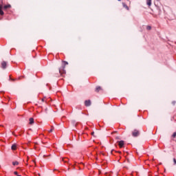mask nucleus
Returning a JSON list of instances; mask_svg holds the SVG:
<instances>
[{
    "label": "nucleus",
    "instance_id": "obj_7",
    "mask_svg": "<svg viewBox=\"0 0 176 176\" xmlns=\"http://www.w3.org/2000/svg\"><path fill=\"white\" fill-rule=\"evenodd\" d=\"M100 90H102V88H101V87H97L95 91H96V93H98L99 91H100Z\"/></svg>",
    "mask_w": 176,
    "mask_h": 176
},
{
    "label": "nucleus",
    "instance_id": "obj_1",
    "mask_svg": "<svg viewBox=\"0 0 176 176\" xmlns=\"http://www.w3.org/2000/svg\"><path fill=\"white\" fill-rule=\"evenodd\" d=\"M63 63L64 65L59 69L60 74H65V70H64V68H65V65H68V62L64 60Z\"/></svg>",
    "mask_w": 176,
    "mask_h": 176
},
{
    "label": "nucleus",
    "instance_id": "obj_8",
    "mask_svg": "<svg viewBox=\"0 0 176 176\" xmlns=\"http://www.w3.org/2000/svg\"><path fill=\"white\" fill-rule=\"evenodd\" d=\"M16 148H17V145H16V144H12L11 146V149L12 151H16Z\"/></svg>",
    "mask_w": 176,
    "mask_h": 176
},
{
    "label": "nucleus",
    "instance_id": "obj_10",
    "mask_svg": "<svg viewBox=\"0 0 176 176\" xmlns=\"http://www.w3.org/2000/svg\"><path fill=\"white\" fill-rule=\"evenodd\" d=\"M146 5L151 6L152 5V0H146Z\"/></svg>",
    "mask_w": 176,
    "mask_h": 176
},
{
    "label": "nucleus",
    "instance_id": "obj_2",
    "mask_svg": "<svg viewBox=\"0 0 176 176\" xmlns=\"http://www.w3.org/2000/svg\"><path fill=\"white\" fill-rule=\"evenodd\" d=\"M132 135L133 137H138L140 135V131L135 129L133 131H132Z\"/></svg>",
    "mask_w": 176,
    "mask_h": 176
},
{
    "label": "nucleus",
    "instance_id": "obj_25",
    "mask_svg": "<svg viewBox=\"0 0 176 176\" xmlns=\"http://www.w3.org/2000/svg\"><path fill=\"white\" fill-rule=\"evenodd\" d=\"M38 176H41V174H38Z\"/></svg>",
    "mask_w": 176,
    "mask_h": 176
},
{
    "label": "nucleus",
    "instance_id": "obj_17",
    "mask_svg": "<svg viewBox=\"0 0 176 176\" xmlns=\"http://www.w3.org/2000/svg\"><path fill=\"white\" fill-rule=\"evenodd\" d=\"M45 101H46V98H43L42 99V102H45Z\"/></svg>",
    "mask_w": 176,
    "mask_h": 176
},
{
    "label": "nucleus",
    "instance_id": "obj_3",
    "mask_svg": "<svg viewBox=\"0 0 176 176\" xmlns=\"http://www.w3.org/2000/svg\"><path fill=\"white\" fill-rule=\"evenodd\" d=\"M7 65H8V63L6 61L1 62V68L3 69H6Z\"/></svg>",
    "mask_w": 176,
    "mask_h": 176
},
{
    "label": "nucleus",
    "instance_id": "obj_27",
    "mask_svg": "<svg viewBox=\"0 0 176 176\" xmlns=\"http://www.w3.org/2000/svg\"><path fill=\"white\" fill-rule=\"evenodd\" d=\"M118 1H121V0H118Z\"/></svg>",
    "mask_w": 176,
    "mask_h": 176
},
{
    "label": "nucleus",
    "instance_id": "obj_4",
    "mask_svg": "<svg viewBox=\"0 0 176 176\" xmlns=\"http://www.w3.org/2000/svg\"><path fill=\"white\" fill-rule=\"evenodd\" d=\"M118 145L120 148H123L124 146V141L121 140L118 142Z\"/></svg>",
    "mask_w": 176,
    "mask_h": 176
},
{
    "label": "nucleus",
    "instance_id": "obj_21",
    "mask_svg": "<svg viewBox=\"0 0 176 176\" xmlns=\"http://www.w3.org/2000/svg\"><path fill=\"white\" fill-rule=\"evenodd\" d=\"M53 131V129H50V131H49V133H52Z\"/></svg>",
    "mask_w": 176,
    "mask_h": 176
},
{
    "label": "nucleus",
    "instance_id": "obj_20",
    "mask_svg": "<svg viewBox=\"0 0 176 176\" xmlns=\"http://www.w3.org/2000/svg\"><path fill=\"white\" fill-rule=\"evenodd\" d=\"M91 135H93L94 137H96V135H94V132H91Z\"/></svg>",
    "mask_w": 176,
    "mask_h": 176
},
{
    "label": "nucleus",
    "instance_id": "obj_14",
    "mask_svg": "<svg viewBox=\"0 0 176 176\" xmlns=\"http://www.w3.org/2000/svg\"><path fill=\"white\" fill-rule=\"evenodd\" d=\"M13 166H19V162L15 161L12 162Z\"/></svg>",
    "mask_w": 176,
    "mask_h": 176
},
{
    "label": "nucleus",
    "instance_id": "obj_19",
    "mask_svg": "<svg viewBox=\"0 0 176 176\" xmlns=\"http://www.w3.org/2000/svg\"><path fill=\"white\" fill-rule=\"evenodd\" d=\"M174 164H176V160L175 158L173 159Z\"/></svg>",
    "mask_w": 176,
    "mask_h": 176
},
{
    "label": "nucleus",
    "instance_id": "obj_12",
    "mask_svg": "<svg viewBox=\"0 0 176 176\" xmlns=\"http://www.w3.org/2000/svg\"><path fill=\"white\" fill-rule=\"evenodd\" d=\"M63 162H64V163H68V162H69V160L68 158H63Z\"/></svg>",
    "mask_w": 176,
    "mask_h": 176
},
{
    "label": "nucleus",
    "instance_id": "obj_22",
    "mask_svg": "<svg viewBox=\"0 0 176 176\" xmlns=\"http://www.w3.org/2000/svg\"><path fill=\"white\" fill-rule=\"evenodd\" d=\"M118 153H121V152H120V151H118Z\"/></svg>",
    "mask_w": 176,
    "mask_h": 176
},
{
    "label": "nucleus",
    "instance_id": "obj_11",
    "mask_svg": "<svg viewBox=\"0 0 176 176\" xmlns=\"http://www.w3.org/2000/svg\"><path fill=\"white\" fill-rule=\"evenodd\" d=\"M29 121H30V122H29L30 124H34V118H30L29 119Z\"/></svg>",
    "mask_w": 176,
    "mask_h": 176
},
{
    "label": "nucleus",
    "instance_id": "obj_23",
    "mask_svg": "<svg viewBox=\"0 0 176 176\" xmlns=\"http://www.w3.org/2000/svg\"><path fill=\"white\" fill-rule=\"evenodd\" d=\"M11 80H14V79H11Z\"/></svg>",
    "mask_w": 176,
    "mask_h": 176
},
{
    "label": "nucleus",
    "instance_id": "obj_13",
    "mask_svg": "<svg viewBox=\"0 0 176 176\" xmlns=\"http://www.w3.org/2000/svg\"><path fill=\"white\" fill-rule=\"evenodd\" d=\"M122 6L124 8H125V9H126V10H129V6H127L126 3H123Z\"/></svg>",
    "mask_w": 176,
    "mask_h": 176
},
{
    "label": "nucleus",
    "instance_id": "obj_6",
    "mask_svg": "<svg viewBox=\"0 0 176 176\" xmlns=\"http://www.w3.org/2000/svg\"><path fill=\"white\" fill-rule=\"evenodd\" d=\"M2 8H3V6L0 5V16H3L4 12L2 11Z\"/></svg>",
    "mask_w": 176,
    "mask_h": 176
},
{
    "label": "nucleus",
    "instance_id": "obj_18",
    "mask_svg": "<svg viewBox=\"0 0 176 176\" xmlns=\"http://www.w3.org/2000/svg\"><path fill=\"white\" fill-rule=\"evenodd\" d=\"M14 174L15 175H18L17 171H14Z\"/></svg>",
    "mask_w": 176,
    "mask_h": 176
},
{
    "label": "nucleus",
    "instance_id": "obj_15",
    "mask_svg": "<svg viewBox=\"0 0 176 176\" xmlns=\"http://www.w3.org/2000/svg\"><path fill=\"white\" fill-rule=\"evenodd\" d=\"M146 30H152V28L151 26H147Z\"/></svg>",
    "mask_w": 176,
    "mask_h": 176
},
{
    "label": "nucleus",
    "instance_id": "obj_16",
    "mask_svg": "<svg viewBox=\"0 0 176 176\" xmlns=\"http://www.w3.org/2000/svg\"><path fill=\"white\" fill-rule=\"evenodd\" d=\"M173 138H176V132L173 133Z\"/></svg>",
    "mask_w": 176,
    "mask_h": 176
},
{
    "label": "nucleus",
    "instance_id": "obj_5",
    "mask_svg": "<svg viewBox=\"0 0 176 176\" xmlns=\"http://www.w3.org/2000/svg\"><path fill=\"white\" fill-rule=\"evenodd\" d=\"M85 107H90V105H91V101L85 100Z\"/></svg>",
    "mask_w": 176,
    "mask_h": 176
},
{
    "label": "nucleus",
    "instance_id": "obj_24",
    "mask_svg": "<svg viewBox=\"0 0 176 176\" xmlns=\"http://www.w3.org/2000/svg\"><path fill=\"white\" fill-rule=\"evenodd\" d=\"M112 152H113V150L111 151V153H112Z\"/></svg>",
    "mask_w": 176,
    "mask_h": 176
},
{
    "label": "nucleus",
    "instance_id": "obj_9",
    "mask_svg": "<svg viewBox=\"0 0 176 176\" xmlns=\"http://www.w3.org/2000/svg\"><path fill=\"white\" fill-rule=\"evenodd\" d=\"M10 8H12V6H10V4H8L7 6H4L3 9L6 10V9H9Z\"/></svg>",
    "mask_w": 176,
    "mask_h": 176
},
{
    "label": "nucleus",
    "instance_id": "obj_26",
    "mask_svg": "<svg viewBox=\"0 0 176 176\" xmlns=\"http://www.w3.org/2000/svg\"><path fill=\"white\" fill-rule=\"evenodd\" d=\"M17 176H21V175H18Z\"/></svg>",
    "mask_w": 176,
    "mask_h": 176
}]
</instances>
